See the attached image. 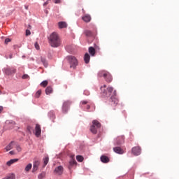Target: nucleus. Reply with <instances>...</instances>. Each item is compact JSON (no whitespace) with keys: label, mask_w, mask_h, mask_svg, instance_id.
<instances>
[{"label":"nucleus","mask_w":179,"mask_h":179,"mask_svg":"<svg viewBox=\"0 0 179 179\" xmlns=\"http://www.w3.org/2000/svg\"><path fill=\"white\" fill-rule=\"evenodd\" d=\"M48 43L53 48H58L61 45V39L57 32H52L48 36Z\"/></svg>","instance_id":"f257e3e1"},{"label":"nucleus","mask_w":179,"mask_h":179,"mask_svg":"<svg viewBox=\"0 0 179 179\" xmlns=\"http://www.w3.org/2000/svg\"><path fill=\"white\" fill-rule=\"evenodd\" d=\"M114 92V88L113 87H107V85H104L101 87V93L103 97H110Z\"/></svg>","instance_id":"f03ea898"},{"label":"nucleus","mask_w":179,"mask_h":179,"mask_svg":"<svg viewBox=\"0 0 179 179\" xmlns=\"http://www.w3.org/2000/svg\"><path fill=\"white\" fill-rule=\"evenodd\" d=\"M98 76L99 78H104L105 80H106L108 83L113 80V76H111V74H110L108 71H100L98 73Z\"/></svg>","instance_id":"7ed1b4c3"},{"label":"nucleus","mask_w":179,"mask_h":179,"mask_svg":"<svg viewBox=\"0 0 179 179\" xmlns=\"http://www.w3.org/2000/svg\"><path fill=\"white\" fill-rule=\"evenodd\" d=\"M66 59L69 61L70 68H73V69H75L76 66H78V59H76L75 56H67Z\"/></svg>","instance_id":"20e7f679"},{"label":"nucleus","mask_w":179,"mask_h":179,"mask_svg":"<svg viewBox=\"0 0 179 179\" xmlns=\"http://www.w3.org/2000/svg\"><path fill=\"white\" fill-rule=\"evenodd\" d=\"M101 127V124H100L99 121L93 120L92 125L90 127V131L92 134H94V135H96V134H97V130Z\"/></svg>","instance_id":"39448f33"},{"label":"nucleus","mask_w":179,"mask_h":179,"mask_svg":"<svg viewBox=\"0 0 179 179\" xmlns=\"http://www.w3.org/2000/svg\"><path fill=\"white\" fill-rule=\"evenodd\" d=\"M3 72L5 75L10 76V75H14L16 73V69L15 67H6L3 69Z\"/></svg>","instance_id":"423d86ee"},{"label":"nucleus","mask_w":179,"mask_h":179,"mask_svg":"<svg viewBox=\"0 0 179 179\" xmlns=\"http://www.w3.org/2000/svg\"><path fill=\"white\" fill-rule=\"evenodd\" d=\"M125 142V137L124 136H117L114 139L113 143L115 146H120Z\"/></svg>","instance_id":"0eeeda50"},{"label":"nucleus","mask_w":179,"mask_h":179,"mask_svg":"<svg viewBox=\"0 0 179 179\" xmlns=\"http://www.w3.org/2000/svg\"><path fill=\"white\" fill-rule=\"evenodd\" d=\"M117 96V91H114L113 92V94L110 96V106H113V107H115V106H117V104H118V99H117V97H115Z\"/></svg>","instance_id":"6e6552de"},{"label":"nucleus","mask_w":179,"mask_h":179,"mask_svg":"<svg viewBox=\"0 0 179 179\" xmlns=\"http://www.w3.org/2000/svg\"><path fill=\"white\" fill-rule=\"evenodd\" d=\"M72 104V102L71 101H66L63 103L62 105V113L64 114H66L68 111L69 110V106Z\"/></svg>","instance_id":"1a4fd4ad"},{"label":"nucleus","mask_w":179,"mask_h":179,"mask_svg":"<svg viewBox=\"0 0 179 179\" xmlns=\"http://www.w3.org/2000/svg\"><path fill=\"white\" fill-rule=\"evenodd\" d=\"M142 152L141 147L136 146L131 148V153L134 155V156H139Z\"/></svg>","instance_id":"9d476101"},{"label":"nucleus","mask_w":179,"mask_h":179,"mask_svg":"<svg viewBox=\"0 0 179 179\" xmlns=\"http://www.w3.org/2000/svg\"><path fill=\"white\" fill-rule=\"evenodd\" d=\"M54 173L57 176H62V173H64V166H59L56 167L54 170Z\"/></svg>","instance_id":"9b49d317"},{"label":"nucleus","mask_w":179,"mask_h":179,"mask_svg":"<svg viewBox=\"0 0 179 179\" xmlns=\"http://www.w3.org/2000/svg\"><path fill=\"white\" fill-rule=\"evenodd\" d=\"M35 135L36 138H38V136L41 135V127H40V124H36Z\"/></svg>","instance_id":"f8f14e48"},{"label":"nucleus","mask_w":179,"mask_h":179,"mask_svg":"<svg viewBox=\"0 0 179 179\" xmlns=\"http://www.w3.org/2000/svg\"><path fill=\"white\" fill-rule=\"evenodd\" d=\"M38 166H40V161H34L33 163L32 173H36L38 170Z\"/></svg>","instance_id":"ddd939ff"},{"label":"nucleus","mask_w":179,"mask_h":179,"mask_svg":"<svg viewBox=\"0 0 179 179\" xmlns=\"http://www.w3.org/2000/svg\"><path fill=\"white\" fill-rule=\"evenodd\" d=\"M113 152L117 153V155H124V150L120 147H115L113 148Z\"/></svg>","instance_id":"4468645a"},{"label":"nucleus","mask_w":179,"mask_h":179,"mask_svg":"<svg viewBox=\"0 0 179 179\" xmlns=\"http://www.w3.org/2000/svg\"><path fill=\"white\" fill-rule=\"evenodd\" d=\"M88 52L91 55V57H94L96 55V49L92 46H90L88 48Z\"/></svg>","instance_id":"2eb2a0df"},{"label":"nucleus","mask_w":179,"mask_h":179,"mask_svg":"<svg viewBox=\"0 0 179 179\" xmlns=\"http://www.w3.org/2000/svg\"><path fill=\"white\" fill-rule=\"evenodd\" d=\"M83 20L85 22V23H89L90 20H92V17L89 14H86L85 15L83 16Z\"/></svg>","instance_id":"dca6fc26"},{"label":"nucleus","mask_w":179,"mask_h":179,"mask_svg":"<svg viewBox=\"0 0 179 179\" xmlns=\"http://www.w3.org/2000/svg\"><path fill=\"white\" fill-rule=\"evenodd\" d=\"M59 29H66L68 27V24H66L64 21H61L58 22Z\"/></svg>","instance_id":"f3484780"},{"label":"nucleus","mask_w":179,"mask_h":179,"mask_svg":"<svg viewBox=\"0 0 179 179\" xmlns=\"http://www.w3.org/2000/svg\"><path fill=\"white\" fill-rule=\"evenodd\" d=\"M101 162L102 163H108L110 162V158L106 155H101L100 157Z\"/></svg>","instance_id":"a211bd4d"},{"label":"nucleus","mask_w":179,"mask_h":179,"mask_svg":"<svg viewBox=\"0 0 179 179\" xmlns=\"http://www.w3.org/2000/svg\"><path fill=\"white\" fill-rule=\"evenodd\" d=\"M84 62L86 64H89V62H90V55H89L87 52H86L84 55Z\"/></svg>","instance_id":"6ab92c4d"},{"label":"nucleus","mask_w":179,"mask_h":179,"mask_svg":"<svg viewBox=\"0 0 179 179\" xmlns=\"http://www.w3.org/2000/svg\"><path fill=\"white\" fill-rule=\"evenodd\" d=\"M16 162H19V159H12L6 162L7 166H10L12 164L16 163Z\"/></svg>","instance_id":"aec40b11"},{"label":"nucleus","mask_w":179,"mask_h":179,"mask_svg":"<svg viewBox=\"0 0 179 179\" xmlns=\"http://www.w3.org/2000/svg\"><path fill=\"white\" fill-rule=\"evenodd\" d=\"M52 93V87L51 86H48L45 89V94H51Z\"/></svg>","instance_id":"412c9836"},{"label":"nucleus","mask_w":179,"mask_h":179,"mask_svg":"<svg viewBox=\"0 0 179 179\" xmlns=\"http://www.w3.org/2000/svg\"><path fill=\"white\" fill-rule=\"evenodd\" d=\"M48 117L51 119V120H55V113H54L53 110H51L48 113Z\"/></svg>","instance_id":"4be33fe9"},{"label":"nucleus","mask_w":179,"mask_h":179,"mask_svg":"<svg viewBox=\"0 0 179 179\" xmlns=\"http://www.w3.org/2000/svg\"><path fill=\"white\" fill-rule=\"evenodd\" d=\"M84 34L87 37H92V36H93V33L90 30H85Z\"/></svg>","instance_id":"5701e85b"},{"label":"nucleus","mask_w":179,"mask_h":179,"mask_svg":"<svg viewBox=\"0 0 179 179\" xmlns=\"http://www.w3.org/2000/svg\"><path fill=\"white\" fill-rule=\"evenodd\" d=\"M13 143V141H11V142L5 148L6 152H9V150H10L11 149L13 148V147L12 146Z\"/></svg>","instance_id":"b1692460"},{"label":"nucleus","mask_w":179,"mask_h":179,"mask_svg":"<svg viewBox=\"0 0 179 179\" xmlns=\"http://www.w3.org/2000/svg\"><path fill=\"white\" fill-rule=\"evenodd\" d=\"M75 164H76V161L75 159H71L69 162V169H72L73 166H75Z\"/></svg>","instance_id":"393cba45"},{"label":"nucleus","mask_w":179,"mask_h":179,"mask_svg":"<svg viewBox=\"0 0 179 179\" xmlns=\"http://www.w3.org/2000/svg\"><path fill=\"white\" fill-rule=\"evenodd\" d=\"M41 62L45 68L48 66V62H47V59H45V58L41 57Z\"/></svg>","instance_id":"a878e982"},{"label":"nucleus","mask_w":179,"mask_h":179,"mask_svg":"<svg viewBox=\"0 0 179 179\" xmlns=\"http://www.w3.org/2000/svg\"><path fill=\"white\" fill-rule=\"evenodd\" d=\"M31 167H33V164H28L27 166H26V167H25V169H24V171H30V170H31Z\"/></svg>","instance_id":"bb28decb"},{"label":"nucleus","mask_w":179,"mask_h":179,"mask_svg":"<svg viewBox=\"0 0 179 179\" xmlns=\"http://www.w3.org/2000/svg\"><path fill=\"white\" fill-rule=\"evenodd\" d=\"M76 159L77 162H79L80 163H82V162H83V157L82 155H77Z\"/></svg>","instance_id":"cd10ccee"},{"label":"nucleus","mask_w":179,"mask_h":179,"mask_svg":"<svg viewBox=\"0 0 179 179\" xmlns=\"http://www.w3.org/2000/svg\"><path fill=\"white\" fill-rule=\"evenodd\" d=\"M49 161H50V158L48 157H45V158H43L44 166H46L47 164H48Z\"/></svg>","instance_id":"c85d7f7f"},{"label":"nucleus","mask_w":179,"mask_h":179,"mask_svg":"<svg viewBox=\"0 0 179 179\" xmlns=\"http://www.w3.org/2000/svg\"><path fill=\"white\" fill-rule=\"evenodd\" d=\"M48 85V81L47 80H43L41 83V85L43 86V87H45Z\"/></svg>","instance_id":"c756f323"},{"label":"nucleus","mask_w":179,"mask_h":179,"mask_svg":"<svg viewBox=\"0 0 179 179\" xmlns=\"http://www.w3.org/2000/svg\"><path fill=\"white\" fill-rule=\"evenodd\" d=\"M44 177H45V172H42L41 173H40L38 176V179H43Z\"/></svg>","instance_id":"7c9ffc66"},{"label":"nucleus","mask_w":179,"mask_h":179,"mask_svg":"<svg viewBox=\"0 0 179 179\" xmlns=\"http://www.w3.org/2000/svg\"><path fill=\"white\" fill-rule=\"evenodd\" d=\"M85 104H87V101H81L80 103V107H83L82 106H85Z\"/></svg>","instance_id":"2f4dec72"},{"label":"nucleus","mask_w":179,"mask_h":179,"mask_svg":"<svg viewBox=\"0 0 179 179\" xmlns=\"http://www.w3.org/2000/svg\"><path fill=\"white\" fill-rule=\"evenodd\" d=\"M34 46L36 50H40V45H38V43L37 42L34 43Z\"/></svg>","instance_id":"473e14b6"},{"label":"nucleus","mask_w":179,"mask_h":179,"mask_svg":"<svg viewBox=\"0 0 179 179\" xmlns=\"http://www.w3.org/2000/svg\"><path fill=\"white\" fill-rule=\"evenodd\" d=\"M4 43L5 44H8V43H10V38H6Z\"/></svg>","instance_id":"72a5a7b5"},{"label":"nucleus","mask_w":179,"mask_h":179,"mask_svg":"<svg viewBox=\"0 0 179 179\" xmlns=\"http://www.w3.org/2000/svg\"><path fill=\"white\" fill-rule=\"evenodd\" d=\"M31 34V32L30 31V30L27 29L26 30V36H30Z\"/></svg>","instance_id":"f704fd0d"},{"label":"nucleus","mask_w":179,"mask_h":179,"mask_svg":"<svg viewBox=\"0 0 179 179\" xmlns=\"http://www.w3.org/2000/svg\"><path fill=\"white\" fill-rule=\"evenodd\" d=\"M16 150H17V152H22V148H20V145H17Z\"/></svg>","instance_id":"c9c22d12"},{"label":"nucleus","mask_w":179,"mask_h":179,"mask_svg":"<svg viewBox=\"0 0 179 179\" xmlns=\"http://www.w3.org/2000/svg\"><path fill=\"white\" fill-rule=\"evenodd\" d=\"M22 78V79H27V78H29V75L24 74Z\"/></svg>","instance_id":"e433bc0d"},{"label":"nucleus","mask_w":179,"mask_h":179,"mask_svg":"<svg viewBox=\"0 0 179 179\" xmlns=\"http://www.w3.org/2000/svg\"><path fill=\"white\" fill-rule=\"evenodd\" d=\"M84 94H85V96H89V94H90V92H89V91H87V90H85V91H84Z\"/></svg>","instance_id":"4c0bfd02"},{"label":"nucleus","mask_w":179,"mask_h":179,"mask_svg":"<svg viewBox=\"0 0 179 179\" xmlns=\"http://www.w3.org/2000/svg\"><path fill=\"white\" fill-rule=\"evenodd\" d=\"M41 94V90H38L36 92V96H40Z\"/></svg>","instance_id":"58836bf2"},{"label":"nucleus","mask_w":179,"mask_h":179,"mask_svg":"<svg viewBox=\"0 0 179 179\" xmlns=\"http://www.w3.org/2000/svg\"><path fill=\"white\" fill-rule=\"evenodd\" d=\"M9 155H15V151H10Z\"/></svg>","instance_id":"ea45409f"},{"label":"nucleus","mask_w":179,"mask_h":179,"mask_svg":"<svg viewBox=\"0 0 179 179\" xmlns=\"http://www.w3.org/2000/svg\"><path fill=\"white\" fill-rule=\"evenodd\" d=\"M48 3V1H46L44 3H43V6H47V4Z\"/></svg>","instance_id":"a19ab883"},{"label":"nucleus","mask_w":179,"mask_h":179,"mask_svg":"<svg viewBox=\"0 0 179 179\" xmlns=\"http://www.w3.org/2000/svg\"><path fill=\"white\" fill-rule=\"evenodd\" d=\"M30 129H31V127L28 126V127H27V130L29 131V132H31V131H30Z\"/></svg>","instance_id":"79ce46f5"},{"label":"nucleus","mask_w":179,"mask_h":179,"mask_svg":"<svg viewBox=\"0 0 179 179\" xmlns=\"http://www.w3.org/2000/svg\"><path fill=\"white\" fill-rule=\"evenodd\" d=\"M2 110H3V107L0 106V114L2 113Z\"/></svg>","instance_id":"37998d69"},{"label":"nucleus","mask_w":179,"mask_h":179,"mask_svg":"<svg viewBox=\"0 0 179 179\" xmlns=\"http://www.w3.org/2000/svg\"><path fill=\"white\" fill-rule=\"evenodd\" d=\"M87 110H90V105H87Z\"/></svg>","instance_id":"c03bdc74"},{"label":"nucleus","mask_w":179,"mask_h":179,"mask_svg":"<svg viewBox=\"0 0 179 179\" xmlns=\"http://www.w3.org/2000/svg\"><path fill=\"white\" fill-rule=\"evenodd\" d=\"M24 8L27 10V9H29V6H24Z\"/></svg>","instance_id":"a18cd8bd"},{"label":"nucleus","mask_w":179,"mask_h":179,"mask_svg":"<svg viewBox=\"0 0 179 179\" xmlns=\"http://www.w3.org/2000/svg\"><path fill=\"white\" fill-rule=\"evenodd\" d=\"M11 124H13V125H15V124H16V122H15V121L11 120Z\"/></svg>","instance_id":"49530a36"},{"label":"nucleus","mask_w":179,"mask_h":179,"mask_svg":"<svg viewBox=\"0 0 179 179\" xmlns=\"http://www.w3.org/2000/svg\"><path fill=\"white\" fill-rule=\"evenodd\" d=\"M55 3H58V0H56V1H55Z\"/></svg>","instance_id":"de8ad7c7"},{"label":"nucleus","mask_w":179,"mask_h":179,"mask_svg":"<svg viewBox=\"0 0 179 179\" xmlns=\"http://www.w3.org/2000/svg\"><path fill=\"white\" fill-rule=\"evenodd\" d=\"M22 58H26V56H24V55H22Z\"/></svg>","instance_id":"09e8293b"},{"label":"nucleus","mask_w":179,"mask_h":179,"mask_svg":"<svg viewBox=\"0 0 179 179\" xmlns=\"http://www.w3.org/2000/svg\"><path fill=\"white\" fill-rule=\"evenodd\" d=\"M10 59H12V55H10Z\"/></svg>","instance_id":"8fccbe9b"},{"label":"nucleus","mask_w":179,"mask_h":179,"mask_svg":"<svg viewBox=\"0 0 179 179\" xmlns=\"http://www.w3.org/2000/svg\"><path fill=\"white\" fill-rule=\"evenodd\" d=\"M46 13H48V11H46Z\"/></svg>","instance_id":"3c124183"}]
</instances>
